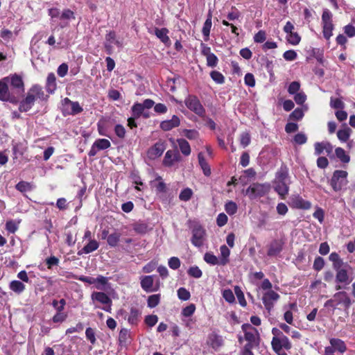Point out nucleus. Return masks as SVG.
<instances>
[{
	"label": "nucleus",
	"mask_w": 355,
	"mask_h": 355,
	"mask_svg": "<svg viewBox=\"0 0 355 355\" xmlns=\"http://www.w3.org/2000/svg\"><path fill=\"white\" fill-rule=\"evenodd\" d=\"M17 34V30L11 31L8 29H3L0 32V36L6 42L15 40Z\"/></svg>",
	"instance_id": "33"
},
{
	"label": "nucleus",
	"mask_w": 355,
	"mask_h": 355,
	"mask_svg": "<svg viewBox=\"0 0 355 355\" xmlns=\"http://www.w3.org/2000/svg\"><path fill=\"white\" fill-rule=\"evenodd\" d=\"M204 260L209 264L216 265L218 263V258L211 252L205 253Z\"/></svg>",
	"instance_id": "49"
},
{
	"label": "nucleus",
	"mask_w": 355,
	"mask_h": 355,
	"mask_svg": "<svg viewBox=\"0 0 355 355\" xmlns=\"http://www.w3.org/2000/svg\"><path fill=\"white\" fill-rule=\"evenodd\" d=\"M160 294H154L150 295L147 300L148 306L150 308H155L160 302Z\"/></svg>",
	"instance_id": "39"
},
{
	"label": "nucleus",
	"mask_w": 355,
	"mask_h": 355,
	"mask_svg": "<svg viewBox=\"0 0 355 355\" xmlns=\"http://www.w3.org/2000/svg\"><path fill=\"white\" fill-rule=\"evenodd\" d=\"M234 292H235V295L237 297L239 304L242 306H245L247 304V302L245 301L244 294H243V291H241V288L238 286H235Z\"/></svg>",
	"instance_id": "42"
},
{
	"label": "nucleus",
	"mask_w": 355,
	"mask_h": 355,
	"mask_svg": "<svg viewBox=\"0 0 355 355\" xmlns=\"http://www.w3.org/2000/svg\"><path fill=\"white\" fill-rule=\"evenodd\" d=\"M250 141H251L250 135H249L248 132H245L241 135L240 142H241V145L243 148H245L246 146H248L250 144Z\"/></svg>",
	"instance_id": "53"
},
{
	"label": "nucleus",
	"mask_w": 355,
	"mask_h": 355,
	"mask_svg": "<svg viewBox=\"0 0 355 355\" xmlns=\"http://www.w3.org/2000/svg\"><path fill=\"white\" fill-rule=\"evenodd\" d=\"M290 183L291 182H284L275 180V191L282 197H284L288 193Z\"/></svg>",
	"instance_id": "20"
},
{
	"label": "nucleus",
	"mask_w": 355,
	"mask_h": 355,
	"mask_svg": "<svg viewBox=\"0 0 355 355\" xmlns=\"http://www.w3.org/2000/svg\"><path fill=\"white\" fill-rule=\"evenodd\" d=\"M121 234L118 232H114L107 236V244L110 247H116L120 240Z\"/></svg>",
	"instance_id": "38"
},
{
	"label": "nucleus",
	"mask_w": 355,
	"mask_h": 355,
	"mask_svg": "<svg viewBox=\"0 0 355 355\" xmlns=\"http://www.w3.org/2000/svg\"><path fill=\"white\" fill-rule=\"evenodd\" d=\"M266 33L264 31H259L254 37V41L257 43H262L266 40Z\"/></svg>",
	"instance_id": "64"
},
{
	"label": "nucleus",
	"mask_w": 355,
	"mask_h": 355,
	"mask_svg": "<svg viewBox=\"0 0 355 355\" xmlns=\"http://www.w3.org/2000/svg\"><path fill=\"white\" fill-rule=\"evenodd\" d=\"M123 39L117 36L114 31H110L106 34L104 42V47L107 54H112L115 48L121 49L123 48Z\"/></svg>",
	"instance_id": "3"
},
{
	"label": "nucleus",
	"mask_w": 355,
	"mask_h": 355,
	"mask_svg": "<svg viewBox=\"0 0 355 355\" xmlns=\"http://www.w3.org/2000/svg\"><path fill=\"white\" fill-rule=\"evenodd\" d=\"M178 296L179 299L186 301L190 298L191 295L185 288H180L178 290Z\"/></svg>",
	"instance_id": "52"
},
{
	"label": "nucleus",
	"mask_w": 355,
	"mask_h": 355,
	"mask_svg": "<svg viewBox=\"0 0 355 355\" xmlns=\"http://www.w3.org/2000/svg\"><path fill=\"white\" fill-rule=\"evenodd\" d=\"M140 315L141 313L138 309L135 308H131L129 315L128 317V322L131 324H136L139 321Z\"/></svg>",
	"instance_id": "34"
},
{
	"label": "nucleus",
	"mask_w": 355,
	"mask_h": 355,
	"mask_svg": "<svg viewBox=\"0 0 355 355\" xmlns=\"http://www.w3.org/2000/svg\"><path fill=\"white\" fill-rule=\"evenodd\" d=\"M98 290H105L108 285V278L102 275H98L94 278V284Z\"/></svg>",
	"instance_id": "31"
},
{
	"label": "nucleus",
	"mask_w": 355,
	"mask_h": 355,
	"mask_svg": "<svg viewBox=\"0 0 355 355\" xmlns=\"http://www.w3.org/2000/svg\"><path fill=\"white\" fill-rule=\"evenodd\" d=\"M9 288L15 294L20 295L25 291L26 286L19 280H12L9 284Z\"/></svg>",
	"instance_id": "24"
},
{
	"label": "nucleus",
	"mask_w": 355,
	"mask_h": 355,
	"mask_svg": "<svg viewBox=\"0 0 355 355\" xmlns=\"http://www.w3.org/2000/svg\"><path fill=\"white\" fill-rule=\"evenodd\" d=\"M351 132L352 130L346 126L337 132V137L340 141L345 142L349 139Z\"/></svg>",
	"instance_id": "35"
},
{
	"label": "nucleus",
	"mask_w": 355,
	"mask_h": 355,
	"mask_svg": "<svg viewBox=\"0 0 355 355\" xmlns=\"http://www.w3.org/2000/svg\"><path fill=\"white\" fill-rule=\"evenodd\" d=\"M335 153L336 157L342 162L343 163H348L350 160V157L346 154L345 150L340 147H338L335 150Z\"/></svg>",
	"instance_id": "37"
},
{
	"label": "nucleus",
	"mask_w": 355,
	"mask_h": 355,
	"mask_svg": "<svg viewBox=\"0 0 355 355\" xmlns=\"http://www.w3.org/2000/svg\"><path fill=\"white\" fill-rule=\"evenodd\" d=\"M300 83L297 81H293L289 85L288 88V92L290 94H295L298 93L297 92L300 90Z\"/></svg>",
	"instance_id": "56"
},
{
	"label": "nucleus",
	"mask_w": 355,
	"mask_h": 355,
	"mask_svg": "<svg viewBox=\"0 0 355 355\" xmlns=\"http://www.w3.org/2000/svg\"><path fill=\"white\" fill-rule=\"evenodd\" d=\"M279 298V295L277 293L270 290L263 294L262 301L266 309L270 311L273 307V302L278 300Z\"/></svg>",
	"instance_id": "15"
},
{
	"label": "nucleus",
	"mask_w": 355,
	"mask_h": 355,
	"mask_svg": "<svg viewBox=\"0 0 355 355\" xmlns=\"http://www.w3.org/2000/svg\"><path fill=\"white\" fill-rule=\"evenodd\" d=\"M332 267L336 272L340 270L345 269L346 268H350L347 263H344L343 260L341 258L338 261H335L334 263H333Z\"/></svg>",
	"instance_id": "50"
},
{
	"label": "nucleus",
	"mask_w": 355,
	"mask_h": 355,
	"mask_svg": "<svg viewBox=\"0 0 355 355\" xmlns=\"http://www.w3.org/2000/svg\"><path fill=\"white\" fill-rule=\"evenodd\" d=\"M291 205L297 209H309L311 204L310 202L304 200L302 197L297 196L291 198Z\"/></svg>",
	"instance_id": "19"
},
{
	"label": "nucleus",
	"mask_w": 355,
	"mask_h": 355,
	"mask_svg": "<svg viewBox=\"0 0 355 355\" xmlns=\"http://www.w3.org/2000/svg\"><path fill=\"white\" fill-rule=\"evenodd\" d=\"M294 100L297 104L302 105L306 100V96L303 92H298L295 94Z\"/></svg>",
	"instance_id": "59"
},
{
	"label": "nucleus",
	"mask_w": 355,
	"mask_h": 355,
	"mask_svg": "<svg viewBox=\"0 0 355 355\" xmlns=\"http://www.w3.org/2000/svg\"><path fill=\"white\" fill-rule=\"evenodd\" d=\"M6 229L10 233H15L18 229V223L14 220H8L6 224Z\"/></svg>",
	"instance_id": "58"
},
{
	"label": "nucleus",
	"mask_w": 355,
	"mask_h": 355,
	"mask_svg": "<svg viewBox=\"0 0 355 355\" xmlns=\"http://www.w3.org/2000/svg\"><path fill=\"white\" fill-rule=\"evenodd\" d=\"M293 140L297 144L302 145L306 142L307 137L304 133L300 132L295 135Z\"/></svg>",
	"instance_id": "55"
},
{
	"label": "nucleus",
	"mask_w": 355,
	"mask_h": 355,
	"mask_svg": "<svg viewBox=\"0 0 355 355\" xmlns=\"http://www.w3.org/2000/svg\"><path fill=\"white\" fill-rule=\"evenodd\" d=\"M164 150V145L160 143H157L148 150V155L151 158L157 157L162 155Z\"/></svg>",
	"instance_id": "27"
},
{
	"label": "nucleus",
	"mask_w": 355,
	"mask_h": 355,
	"mask_svg": "<svg viewBox=\"0 0 355 355\" xmlns=\"http://www.w3.org/2000/svg\"><path fill=\"white\" fill-rule=\"evenodd\" d=\"M157 321L158 317L156 315H149L145 318L146 324L150 327H153Z\"/></svg>",
	"instance_id": "60"
},
{
	"label": "nucleus",
	"mask_w": 355,
	"mask_h": 355,
	"mask_svg": "<svg viewBox=\"0 0 355 355\" xmlns=\"http://www.w3.org/2000/svg\"><path fill=\"white\" fill-rule=\"evenodd\" d=\"M283 249V243L279 240L273 241L268 248L267 254L269 257H274L279 254Z\"/></svg>",
	"instance_id": "22"
},
{
	"label": "nucleus",
	"mask_w": 355,
	"mask_h": 355,
	"mask_svg": "<svg viewBox=\"0 0 355 355\" xmlns=\"http://www.w3.org/2000/svg\"><path fill=\"white\" fill-rule=\"evenodd\" d=\"M279 181L291 182L288 175V168L285 164H282L275 174V179Z\"/></svg>",
	"instance_id": "23"
},
{
	"label": "nucleus",
	"mask_w": 355,
	"mask_h": 355,
	"mask_svg": "<svg viewBox=\"0 0 355 355\" xmlns=\"http://www.w3.org/2000/svg\"><path fill=\"white\" fill-rule=\"evenodd\" d=\"M157 266V262L151 261L143 267V272L145 273H150L153 272Z\"/></svg>",
	"instance_id": "57"
},
{
	"label": "nucleus",
	"mask_w": 355,
	"mask_h": 355,
	"mask_svg": "<svg viewBox=\"0 0 355 355\" xmlns=\"http://www.w3.org/2000/svg\"><path fill=\"white\" fill-rule=\"evenodd\" d=\"M334 30V24H324L323 25V37L329 40L332 35V31Z\"/></svg>",
	"instance_id": "43"
},
{
	"label": "nucleus",
	"mask_w": 355,
	"mask_h": 355,
	"mask_svg": "<svg viewBox=\"0 0 355 355\" xmlns=\"http://www.w3.org/2000/svg\"><path fill=\"white\" fill-rule=\"evenodd\" d=\"M347 172L343 170H336L334 172L330 180V185L334 191H340L347 183Z\"/></svg>",
	"instance_id": "4"
},
{
	"label": "nucleus",
	"mask_w": 355,
	"mask_h": 355,
	"mask_svg": "<svg viewBox=\"0 0 355 355\" xmlns=\"http://www.w3.org/2000/svg\"><path fill=\"white\" fill-rule=\"evenodd\" d=\"M0 100L2 101H9L12 103H17L18 102L17 97L15 96L13 92H11L8 84L3 78L0 80Z\"/></svg>",
	"instance_id": "7"
},
{
	"label": "nucleus",
	"mask_w": 355,
	"mask_h": 355,
	"mask_svg": "<svg viewBox=\"0 0 355 355\" xmlns=\"http://www.w3.org/2000/svg\"><path fill=\"white\" fill-rule=\"evenodd\" d=\"M144 111V108L141 103H136L132 107V116L135 118L140 117Z\"/></svg>",
	"instance_id": "40"
},
{
	"label": "nucleus",
	"mask_w": 355,
	"mask_h": 355,
	"mask_svg": "<svg viewBox=\"0 0 355 355\" xmlns=\"http://www.w3.org/2000/svg\"><path fill=\"white\" fill-rule=\"evenodd\" d=\"M63 106L64 111L68 114L75 115L83 111V108L78 102L71 101L68 98H65L63 100Z\"/></svg>",
	"instance_id": "13"
},
{
	"label": "nucleus",
	"mask_w": 355,
	"mask_h": 355,
	"mask_svg": "<svg viewBox=\"0 0 355 355\" xmlns=\"http://www.w3.org/2000/svg\"><path fill=\"white\" fill-rule=\"evenodd\" d=\"M56 78L53 73H49L46 79V90L49 93H53L56 89Z\"/></svg>",
	"instance_id": "30"
},
{
	"label": "nucleus",
	"mask_w": 355,
	"mask_h": 355,
	"mask_svg": "<svg viewBox=\"0 0 355 355\" xmlns=\"http://www.w3.org/2000/svg\"><path fill=\"white\" fill-rule=\"evenodd\" d=\"M184 103L187 108L197 115L200 116L205 115V110L197 96L189 95L186 98Z\"/></svg>",
	"instance_id": "6"
},
{
	"label": "nucleus",
	"mask_w": 355,
	"mask_h": 355,
	"mask_svg": "<svg viewBox=\"0 0 355 355\" xmlns=\"http://www.w3.org/2000/svg\"><path fill=\"white\" fill-rule=\"evenodd\" d=\"M177 142L178 144V146L182 153L184 155L188 156L191 154V147L189 142L187 140H185L184 139H178L177 140Z\"/></svg>",
	"instance_id": "32"
},
{
	"label": "nucleus",
	"mask_w": 355,
	"mask_h": 355,
	"mask_svg": "<svg viewBox=\"0 0 355 355\" xmlns=\"http://www.w3.org/2000/svg\"><path fill=\"white\" fill-rule=\"evenodd\" d=\"M324 260L321 257H315L313 268L315 271H320L324 266Z\"/></svg>",
	"instance_id": "48"
},
{
	"label": "nucleus",
	"mask_w": 355,
	"mask_h": 355,
	"mask_svg": "<svg viewBox=\"0 0 355 355\" xmlns=\"http://www.w3.org/2000/svg\"><path fill=\"white\" fill-rule=\"evenodd\" d=\"M141 287L146 292H155L159 288V281L157 279L154 284V276L146 275L141 277Z\"/></svg>",
	"instance_id": "9"
},
{
	"label": "nucleus",
	"mask_w": 355,
	"mask_h": 355,
	"mask_svg": "<svg viewBox=\"0 0 355 355\" xmlns=\"http://www.w3.org/2000/svg\"><path fill=\"white\" fill-rule=\"evenodd\" d=\"M43 94L42 88L40 86L34 85L28 92L26 98L19 103V110L20 112H28L33 106L35 100Z\"/></svg>",
	"instance_id": "1"
},
{
	"label": "nucleus",
	"mask_w": 355,
	"mask_h": 355,
	"mask_svg": "<svg viewBox=\"0 0 355 355\" xmlns=\"http://www.w3.org/2000/svg\"><path fill=\"white\" fill-rule=\"evenodd\" d=\"M334 298L336 305H343L345 310H348L351 306L352 302L345 291H339L334 295Z\"/></svg>",
	"instance_id": "14"
},
{
	"label": "nucleus",
	"mask_w": 355,
	"mask_h": 355,
	"mask_svg": "<svg viewBox=\"0 0 355 355\" xmlns=\"http://www.w3.org/2000/svg\"><path fill=\"white\" fill-rule=\"evenodd\" d=\"M65 304H66V302L64 299H61L60 301L53 300L52 302L53 306L58 312H61L63 311Z\"/></svg>",
	"instance_id": "61"
},
{
	"label": "nucleus",
	"mask_w": 355,
	"mask_h": 355,
	"mask_svg": "<svg viewBox=\"0 0 355 355\" xmlns=\"http://www.w3.org/2000/svg\"><path fill=\"white\" fill-rule=\"evenodd\" d=\"M304 116V112L302 108H296L289 115V119L291 120L299 121Z\"/></svg>",
	"instance_id": "45"
},
{
	"label": "nucleus",
	"mask_w": 355,
	"mask_h": 355,
	"mask_svg": "<svg viewBox=\"0 0 355 355\" xmlns=\"http://www.w3.org/2000/svg\"><path fill=\"white\" fill-rule=\"evenodd\" d=\"M189 227L191 230V243L196 247H200L206 240V232L197 220H189Z\"/></svg>",
	"instance_id": "2"
},
{
	"label": "nucleus",
	"mask_w": 355,
	"mask_h": 355,
	"mask_svg": "<svg viewBox=\"0 0 355 355\" xmlns=\"http://www.w3.org/2000/svg\"><path fill=\"white\" fill-rule=\"evenodd\" d=\"M270 189V186L266 184L253 183L246 190V194L252 199L262 197Z\"/></svg>",
	"instance_id": "5"
},
{
	"label": "nucleus",
	"mask_w": 355,
	"mask_h": 355,
	"mask_svg": "<svg viewBox=\"0 0 355 355\" xmlns=\"http://www.w3.org/2000/svg\"><path fill=\"white\" fill-rule=\"evenodd\" d=\"M180 159V155L178 151L175 150H168L164 156L163 159V164L165 166L171 167L175 162H179Z\"/></svg>",
	"instance_id": "17"
},
{
	"label": "nucleus",
	"mask_w": 355,
	"mask_h": 355,
	"mask_svg": "<svg viewBox=\"0 0 355 355\" xmlns=\"http://www.w3.org/2000/svg\"><path fill=\"white\" fill-rule=\"evenodd\" d=\"M133 230L138 234H144L147 231V226L144 223H135L133 225Z\"/></svg>",
	"instance_id": "63"
},
{
	"label": "nucleus",
	"mask_w": 355,
	"mask_h": 355,
	"mask_svg": "<svg viewBox=\"0 0 355 355\" xmlns=\"http://www.w3.org/2000/svg\"><path fill=\"white\" fill-rule=\"evenodd\" d=\"M199 165L200 166L203 173L206 176H209L211 175V168L209 165L206 162L204 155L202 153H200L198 155Z\"/></svg>",
	"instance_id": "28"
},
{
	"label": "nucleus",
	"mask_w": 355,
	"mask_h": 355,
	"mask_svg": "<svg viewBox=\"0 0 355 355\" xmlns=\"http://www.w3.org/2000/svg\"><path fill=\"white\" fill-rule=\"evenodd\" d=\"M150 32L153 33L166 46H170L171 41L168 36V31L166 28H163L159 29L155 28L150 31Z\"/></svg>",
	"instance_id": "21"
},
{
	"label": "nucleus",
	"mask_w": 355,
	"mask_h": 355,
	"mask_svg": "<svg viewBox=\"0 0 355 355\" xmlns=\"http://www.w3.org/2000/svg\"><path fill=\"white\" fill-rule=\"evenodd\" d=\"M300 40H301V37L297 32L293 31V33H290L289 35H287L288 42L293 45L298 44L300 42Z\"/></svg>",
	"instance_id": "46"
},
{
	"label": "nucleus",
	"mask_w": 355,
	"mask_h": 355,
	"mask_svg": "<svg viewBox=\"0 0 355 355\" xmlns=\"http://www.w3.org/2000/svg\"><path fill=\"white\" fill-rule=\"evenodd\" d=\"M348 268H346L336 271L335 282L337 284L336 285V290L338 291L344 288V286L349 284L352 282L348 274Z\"/></svg>",
	"instance_id": "10"
},
{
	"label": "nucleus",
	"mask_w": 355,
	"mask_h": 355,
	"mask_svg": "<svg viewBox=\"0 0 355 355\" xmlns=\"http://www.w3.org/2000/svg\"><path fill=\"white\" fill-rule=\"evenodd\" d=\"M188 274L194 278H200L202 277V272L198 266H192L188 270Z\"/></svg>",
	"instance_id": "51"
},
{
	"label": "nucleus",
	"mask_w": 355,
	"mask_h": 355,
	"mask_svg": "<svg viewBox=\"0 0 355 355\" xmlns=\"http://www.w3.org/2000/svg\"><path fill=\"white\" fill-rule=\"evenodd\" d=\"M244 332V337L246 341L253 344L260 343V336L258 330L250 324L245 323L241 326Z\"/></svg>",
	"instance_id": "8"
},
{
	"label": "nucleus",
	"mask_w": 355,
	"mask_h": 355,
	"mask_svg": "<svg viewBox=\"0 0 355 355\" xmlns=\"http://www.w3.org/2000/svg\"><path fill=\"white\" fill-rule=\"evenodd\" d=\"M330 105L334 109H343L345 107V103L339 98H331Z\"/></svg>",
	"instance_id": "54"
},
{
	"label": "nucleus",
	"mask_w": 355,
	"mask_h": 355,
	"mask_svg": "<svg viewBox=\"0 0 355 355\" xmlns=\"http://www.w3.org/2000/svg\"><path fill=\"white\" fill-rule=\"evenodd\" d=\"M180 124V120L176 115H173L171 119L165 120L161 122L160 128L164 131H169L174 128L178 127Z\"/></svg>",
	"instance_id": "18"
},
{
	"label": "nucleus",
	"mask_w": 355,
	"mask_h": 355,
	"mask_svg": "<svg viewBox=\"0 0 355 355\" xmlns=\"http://www.w3.org/2000/svg\"><path fill=\"white\" fill-rule=\"evenodd\" d=\"M237 205L233 201H229L225 205V209L229 215L234 214L237 211Z\"/></svg>",
	"instance_id": "44"
},
{
	"label": "nucleus",
	"mask_w": 355,
	"mask_h": 355,
	"mask_svg": "<svg viewBox=\"0 0 355 355\" xmlns=\"http://www.w3.org/2000/svg\"><path fill=\"white\" fill-rule=\"evenodd\" d=\"M168 263V266L173 270H176L180 266V261L175 257L170 258Z\"/></svg>",
	"instance_id": "62"
},
{
	"label": "nucleus",
	"mask_w": 355,
	"mask_h": 355,
	"mask_svg": "<svg viewBox=\"0 0 355 355\" xmlns=\"http://www.w3.org/2000/svg\"><path fill=\"white\" fill-rule=\"evenodd\" d=\"M99 247V243L94 239H90L89 243L84 246V248L78 252V255H81L83 253L89 254L91 253L96 250H97Z\"/></svg>",
	"instance_id": "25"
},
{
	"label": "nucleus",
	"mask_w": 355,
	"mask_h": 355,
	"mask_svg": "<svg viewBox=\"0 0 355 355\" xmlns=\"http://www.w3.org/2000/svg\"><path fill=\"white\" fill-rule=\"evenodd\" d=\"M331 346L325 347L326 348H330L332 350V353L338 352L340 354L345 353L347 350V346L345 342L339 338H331L329 340Z\"/></svg>",
	"instance_id": "16"
},
{
	"label": "nucleus",
	"mask_w": 355,
	"mask_h": 355,
	"mask_svg": "<svg viewBox=\"0 0 355 355\" xmlns=\"http://www.w3.org/2000/svg\"><path fill=\"white\" fill-rule=\"evenodd\" d=\"M3 79L8 84L9 87H12L11 89L16 90L17 94H20L24 92V83L19 76L14 74Z\"/></svg>",
	"instance_id": "11"
},
{
	"label": "nucleus",
	"mask_w": 355,
	"mask_h": 355,
	"mask_svg": "<svg viewBox=\"0 0 355 355\" xmlns=\"http://www.w3.org/2000/svg\"><path fill=\"white\" fill-rule=\"evenodd\" d=\"M182 134L190 140H196L199 137L198 132L195 130L184 129Z\"/></svg>",
	"instance_id": "41"
},
{
	"label": "nucleus",
	"mask_w": 355,
	"mask_h": 355,
	"mask_svg": "<svg viewBox=\"0 0 355 355\" xmlns=\"http://www.w3.org/2000/svg\"><path fill=\"white\" fill-rule=\"evenodd\" d=\"M207 343H208V345L211 346V347L216 350L219 349L220 347V344H221L220 340V336L218 335H217L216 334H215L214 332H212L209 336V338L207 340Z\"/></svg>",
	"instance_id": "29"
},
{
	"label": "nucleus",
	"mask_w": 355,
	"mask_h": 355,
	"mask_svg": "<svg viewBox=\"0 0 355 355\" xmlns=\"http://www.w3.org/2000/svg\"><path fill=\"white\" fill-rule=\"evenodd\" d=\"M91 298L93 301H98L103 304H110L111 300L110 297L103 292H94Z\"/></svg>",
	"instance_id": "26"
},
{
	"label": "nucleus",
	"mask_w": 355,
	"mask_h": 355,
	"mask_svg": "<svg viewBox=\"0 0 355 355\" xmlns=\"http://www.w3.org/2000/svg\"><path fill=\"white\" fill-rule=\"evenodd\" d=\"M15 188L19 191H20L21 193H24V192L32 191L34 187L30 182H25V181H20L19 182H18L16 184Z\"/></svg>",
	"instance_id": "36"
},
{
	"label": "nucleus",
	"mask_w": 355,
	"mask_h": 355,
	"mask_svg": "<svg viewBox=\"0 0 355 355\" xmlns=\"http://www.w3.org/2000/svg\"><path fill=\"white\" fill-rule=\"evenodd\" d=\"M111 144L109 140L106 139H98L92 144L91 149L88 153L89 157L95 156L98 151L109 148Z\"/></svg>",
	"instance_id": "12"
},
{
	"label": "nucleus",
	"mask_w": 355,
	"mask_h": 355,
	"mask_svg": "<svg viewBox=\"0 0 355 355\" xmlns=\"http://www.w3.org/2000/svg\"><path fill=\"white\" fill-rule=\"evenodd\" d=\"M193 195V191L191 189L189 188H186L184 189H183L180 193V196H179V198L182 200V201H188L190 200V198H191Z\"/></svg>",
	"instance_id": "47"
}]
</instances>
